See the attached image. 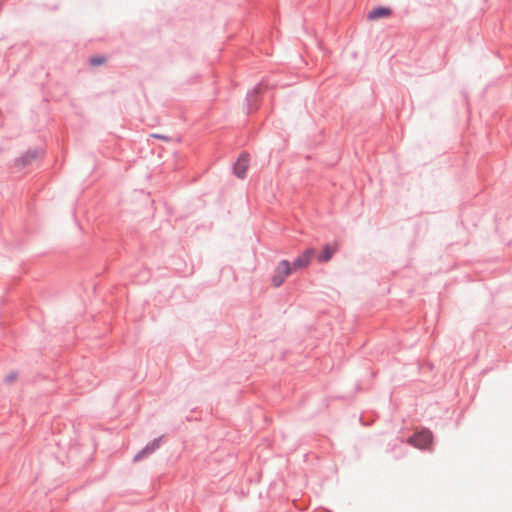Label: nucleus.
Here are the masks:
<instances>
[{
	"label": "nucleus",
	"mask_w": 512,
	"mask_h": 512,
	"mask_svg": "<svg viewBox=\"0 0 512 512\" xmlns=\"http://www.w3.org/2000/svg\"><path fill=\"white\" fill-rule=\"evenodd\" d=\"M36 157L33 153H27L24 157L18 160L20 165H25L29 160H32Z\"/></svg>",
	"instance_id": "6e6552de"
},
{
	"label": "nucleus",
	"mask_w": 512,
	"mask_h": 512,
	"mask_svg": "<svg viewBox=\"0 0 512 512\" xmlns=\"http://www.w3.org/2000/svg\"><path fill=\"white\" fill-rule=\"evenodd\" d=\"M315 255V250L312 249V248H309L307 250H305L301 255H299L293 262V269L294 270H299V269H303V268H306L312 258L314 257Z\"/></svg>",
	"instance_id": "7ed1b4c3"
},
{
	"label": "nucleus",
	"mask_w": 512,
	"mask_h": 512,
	"mask_svg": "<svg viewBox=\"0 0 512 512\" xmlns=\"http://www.w3.org/2000/svg\"><path fill=\"white\" fill-rule=\"evenodd\" d=\"M159 447V441L154 440L147 444L139 453H137L134 457V461L137 462L144 458L146 455L151 454Z\"/></svg>",
	"instance_id": "423d86ee"
},
{
	"label": "nucleus",
	"mask_w": 512,
	"mask_h": 512,
	"mask_svg": "<svg viewBox=\"0 0 512 512\" xmlns=\"http://www.w3.org/2000/svg\"><path fill=\"white\" fill-rule=\"evenodd\" d=\"M18 378V374L16 372H11L5 376L4 381L8 384L13 383Z\"/></svg>",
	"instance_id": "1a4fd4ad"
},
{
	"label": "nucleus",
	"mask_w": 512,
	"mask_h": 512,
	"mask_svg": "<svg viewBox=\"0 0 512 512\" xmlns=\"http://www.w3.org/2000/svg\"><path fill=\"white\" fill-rule=\"evenodd\" d=\"M249 167V156L248 154H241L240 157L237 159L235 165H234V173L235 175L243 179L246 177V173Z\"/></svg>",
	"instance_id": "20e7f679"
},
{
	"label": "nucleus",
	"mask_w": 512,
	"mask_h": 512,
	"mask_svg": "<svg viewBox=\"0 0 512 512\" xmlns=\"http://www.w3.org/2000/svg\"><path fill=\"white\" fill-rule=\"evenodd\" d=\"M104 62V58L101 57H93L90 59V63L92 65H100Z\"/></svg>",
	"instance_id": "9d476101"
},
{
	"label": "nucleus",
	"mask_w": 512,
	"mask_h": 512,
	"mask_svg": "<svg viewBox=\"0 0 512 512\" xmlns=\"http://www.w3.org/2000/svg\"><path fill=\"white\" fill-rule=\"evenodd\" d=\"M392 13L391 9L386 7H378L370 11L367 15L368 20H377L380 18L388 17Z\"/></svg>",
	"instance_id": "39448f33"
},
{
	"label": "nucleus",
	"mask_w": 512,
	"mask_h": 512,
	"mask_svg": "<svg viewBox=\"0 0 512 512\" xmlns=\"http://www.w3.org/2000/svg\"><path fill=\"white\" fill-rule=\"evenodd\" d=\"M432 433L429 430H422L408 439V443L412 446L425 449L432 443Z\"/></svg>",
	"instance_id": "f03ea898"
},
{
	"label": "nucleus",
	"mask_w": 512,
	"mask_h": 512,
	"mask_svg": "<svg viewBox=\"0 0 512 512\" xmlns=\"http://www.w3.org/2000/svg\"><path fill=\"white\" fill-rule=\"evenodd\" d=\"M293 267L287 260H282L275 269L272 277V284L274 287H279L283 284L285 279L291 274Z\"/></svg>",
	"instance_id": "f257e3e1"
},
{
	"label": "nucleus",
	"mask_w": 512,
	"mask_h": 512,
	"mask_svg": "<svg viewBox=\"0 0 512 512\" xmlns=\"http://www.w3.org/2000/svg\"><path fill=\"white\" fill-rule=\"evenodd\" d=\"M336 250H337L336 244L333 246H331L329 244L325 245L322 253L318 257V260L320 262H328L332 258L333 254L336 252Z\"/></svg>",
	"instance_id": "0eeeda50"
}]
</instances>
